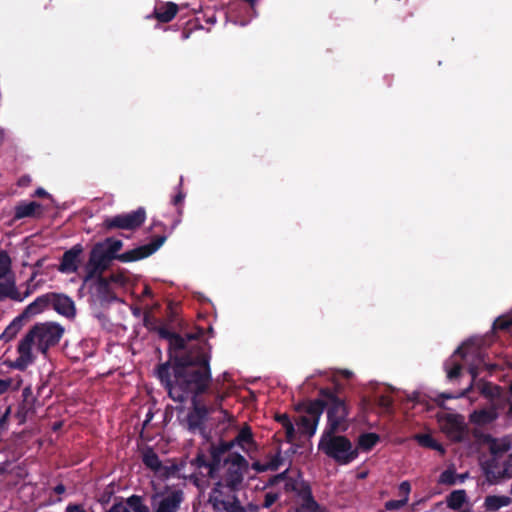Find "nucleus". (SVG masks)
Wrapping results in <instances>:
<instances>
[{
  "mask_svg": "<svg viewBox=\"0 0 512 512\" xmlns=\"http://www.w3.org/2000/svg\"><path fill=\"white\" fill-rule=\"evenodd\" d=\"M76 314V308L73 300L66 296V318H73Z\"/></svg>",
  "mask_w": 512,
  "mask_h": 512,
  "instance_id": "49",
  "label": "nucleus"
},
{
  "mask_svg": "<svg viewBox=\"0 0 512 512\" xmlns=\"http://www.w3.org/2000/svg\"><path fill=\"white\" fill-rule=\"evenodd\" d=\"M287 493L293 492L297 497L299 506L296 512H317L320 505L315 500L310 484L304 479H289L284 485Z\"/></svg>",
  "mask_w": 512,
  "mask_h": 512,
  "instance_id": "9",
  "label": "nucleus"
},
{
  "mask_svg": "<svg viewBox=\"0 0 512 512\" xmlns=\"http://www.w3.org/2000/svg\"><path fill=\"white\" fill-rule=\"evenodd\" d=\"M225 398H226V394H224V393H217L216 394V396H215V403H214L213 406L210 407V408L213 409V412L216 411V410H219V411L223 412L226 415L228 414V412L222 408V403L225 400Z\"/></svg>",
  "mask_w": 512,
  "mask_h": 512,
  "instance_id": "46",
  "label": "nucleus"
},
{
  "mask_svg": "<svg viewBox=\"0 0 512 512\" xmlns=\"http://www.w3.org/2000/svg\"><path fill=\"white\" fill-rule=\"evenodd\" d=\"M483 442L488 445L491 457L502 458L512 447V443L509 439H497L490 434L483 436Z\"/></svg>",
  "mask_w": 512,
  "mask_h": 512,
  "instance_id": "16",
  "label": "nucleus"
},
{
  "mask_svg": "<svg viewBox=\"0 0 512 512\" xmlns=\"http://www.w3.org/2000/svg\"><path fill=\"white\" fill-rule=\"evenodd\" d=\"M167 240L166 234H158L151 238V241L145 245L138 246L122 254L117 252L122 248L123 242L119 239L109 237L99 244L112 257L113 260H119L123 263L134 262L145 259L155 253Z\"/></svg>",
  "mask_w": 512,
  "mask_h": 512,
  "instance_id": "6",
  "label": "nucleus"
},
{
  "mask_svg": "<svg viewBox=\"0 0 512 512\" xmlns=\"http://www.w3.org/2000/svg\"><path fill=\"white\" fill-rule=\"evenodd\" d=\"M235 446V441H220L218 444H211L209 447L210 457L213 458L214 465H218L221 469L224 464V455L229 453Z\"/></svg>",
  "mask_w": 512,
  "mask_h": 512,
  "instance_id": "20",
  "label": "nucleus"
},
{
  "mask_svg": "<svg viewBox=\"0 0 512 512\" xmlns=\"http://www.w3.org/2000/svg\"><path fill=\"white\" fill-rule=\"evenodd\" d=\"M97 291L100 295H102L105 299H116L115 296H112L110 290V280L107 277H103L102 275H97Z\"/></svg>",
  "mask_w": 512,
  "mask_h": 512,
  "instance_id": "36",
  "label": "nucleus"
},
{
  "mask_svg": "<svg viewBox=\"0 0 512 512\" xmlns=\"http://www.w3.org/2000/svg\"><path fill=\"white\" fill-rule=\"evenodd\" d=\"M457 482V474L455 473L454 468H448L444 470L438 479V483L442 485L452 486Z\"/></svg>",
  "mask_w": 512,
  "mask_h": 512,
  "instance_id": "38",
  "label": "nucleus"
},
{
  "mask_svg": "<svg viewBox=\"0 0 512 512\" xmlns=\"http://www.w3.org/2000/svg\"><path fill=\"white\" fill-rule=\"evenodd\" d=\"M112 257L103 249L102 244H95L92 248L88 262L84 266L85 281L95 278L109 268Z\"/></svg>",
  "mask_w": 512,
  "mask_h": 512,
  "instance_id": "11",
  "label": "nucleus"
},
{
  "mask_svg": "<svg viewBox=\"0 0 512 512\" xmlns=\"http://www.w3.org/2000/svg\"><path fill=\"white\" fill-rule=\"evenodd\" d=\"M502 469H507L503 479L512 478V454L508 455L506 459L502 460Z\"/></svg>",
  "mask_w": 512,
  "mask_h": 512,
  "instance_id": "47",
  "label": "nucleus"
},
{
  "mask_svg": "<svg viewBox=\"0 0 512 512\" xmlns=\"http://www.w3.org/2000/svg\"><path fill=\"white\" fill-rule=\"evenodd\" d=\"M35 194H36L37 196H39V197H42V196H45L47 193H46V191H45L44 189H42V188H38V189L36 190Z\"/></svg>",
  "mask_w": 512,
  "mask_h": 512,
  "instance_id": "64",
  "label": "nucleus"
},
{
  "mask_svg": "<svg viewBox=\"0 0 512 512\" xmlns=\"http://www.w3.org/2000/svg\"><path fill=\"white\" fill-rule=\"evenodd\" d=\"M406 505L405 500H389L385 503V509L388 511L399 510Z\"/></svg>",
  "mask_w": 512,
  "mask_h": 512,
  "instance_id": "48",
  "label": "nucleus"
},
{
  "mask_svg": "<svg viewBox=\"0 0 512 512\" xmlns=\"http://www.w3.org/2000/svg\"><path fill=\"white\" fill-rule=\"evenodd\" d=\"M82 246L77 244L70 250H66V272H73L76 270V261L82 253Z\"/></svg>",
  "mask_w": 512,
  "mask_h": 512,
  "instance_id": "34",
  "label": "nucleus"
},
{
  "mask_svg": "<svg viewBox=\"0 0 512 512\" xmlns=\"http://www.w3.org/2000/svg\"><path fill=\"white\" fill-rule=\"evenodd\" d=\"M66 512H88L81 504H69L66 507Z\"/></svg>",
  "mask_w": 512,
  "mask_h": 512,
  "instance_id": "53",
  "label": "nucleus"
},
{
  "mask_svg": "<svg viewBox=\"0 0 512 512\" xmlns=\"http://www.w3.org/2000/svg\"><path fill=\"white\" fill-rule=\"evenodd\" d=\"M456 357H460L461 359L465 358V352H464L463 346H459L455 350L453 355L448 360H446L444 363V369L446 371L447 379L449 381H454V380L458 379L461 375L462 364H461V362L456 360Z\"/></svg>",
  "mask_w": 512,
  "mask_h": 512,
  "instance_id": "17",
  "label": "nucleus"
},
{
  "mask_svg": "<svg viewBox=\"0 0 512 512\" xmlns=\"http://www.w3.org/2000/svg\"><path fill=\"white\" fill-rule=\"evenodd\" d=\"M127 508L131 512H150V508L143 502V497L133 494L126 499Z\"/></svg>",
  "mask_w": 512,
  "mask_h": 512,
  "instance_id": "33",
  "label": "nucleus"
},
{
  "mask_svg": "<svg viewBox=\"0 0 512 512\" xmlns=\"http://www.w3.org/2000/svg\"><path fill=\"white\" fill-rule=\"evenodd\" d=\"M110 280V283H117L120 285H124L126 283V277L122 274H112L110 277H107Z\"/></svg>",
  "mask_w": 512,
  "mask_h": 512,
  "instance_id": "50",
  "label": "nucleus"
},
{
  "mask_svg": "<svg viewBox=\"0 0 512 512\" xmlns=\"http://www.w3.org/2000/svg\"><path fill=\"white\" fill-rule=\"evenodd\" d=\"M204 330L200 327L196 328L195 332L186 333L181 336L176 332H172L167 328L159 329V337L168 341V360L157 366L156 376L161 382V368L163 365L167 367V374L170 378L171 384L177 379V365L184 363L187 366H200L207 365L210 367V354L206 351V344H195L188 346L187 342L190 340H197L202 337Z\"/></svg>",
  "mask_w": 512,
  "mask_h": 512,
  "instance_id": "2",
  "label": "nucleus"
},
{
  "mask_svg": "<svg viewBox=\"0 0 512 512\" xmlns=\"http://www.w3.org/2000/svg\"><path fill=\"white\" fill-rule=\"evenodd\" d=\"M469 374L471 375L472 377V382H474L479 374L478 372V368L476 366H470L469 369ZM473 388V383L470 384V386L468 388H466L465 390L461 391L459 394L455 395V394H452V393H441L438 398L436 399V403L439 407H444V403L443 401L446 400V399H455V398H459V397H464L466 396Z\"/></svg>",
  "mask_w": 512,
  "mask_h": 512,
  "instance_id": "22",
  "label": "nucleus"
},
{
  "mask_svg": "<svg viewBox=\"0 0 512 512\" xmlns=\"http://www.w3.org/2000/svg\"><path fill=\"white\" fill-rule=\"evenodd\" d=\"M222 466L225 470L216 478L218 480L210 492L209 499H227L228 495H236L242 489L245 475L249 470V462L237 452L229 453Z\"/></svg>",
  "mask_w": 512,
  "mask_h": 512,
  "instance_id": "4",
  "label": "nucleus"
},
{
  "mask_svg": "<svg viewBox=\"0 0 512 512\" xmlns=\"http://www.w3.org/2000/svg\"><path fill=\"white\" fill-rule=\"evenodd\" d=\"M161 384L167 390L169 397L178 403L191 399L192 409L186 417L189 431H204L208 416L213 409L201 403L199 396L206 393L212 381L211 368L207 365L187 366L184 363L177 365V379L171 384L167 374V367L161 368Z\"/></svg>",
  "mask_w": 512,
  "mask_h": 512,
  "instance_id": "1",
  "label": "nucleus"
},
{
  "mask_svg": "<svg viewBox=\"0 0 512 512\" xmlns=\"http://www.w3.org/2000/svg\"><path fill=\"white\" fill-rule=\"evenodd\" d=\"M10 380L0 379V395L4 394L10 387Z\"/></svg>",
  "mask_w": 512,
  "mask_h": 512,
  "instance_id": "55",
  "label": "nucleus"
},
{
  "mask_svg": "<svg viewBox=\"0 0 512 512\" xmlns=\"http://www.w3.org/2000/svg\"><path fill=\"white\" fill-rule=\"evenodd\" d=\"M58 270L62 273H64V255L58 258Z\"/></svg>",
  "mask_w": 512,
  "mask_h": 512,
  "instance_id": "60",
  "label": "nucleus"
},
{
  "mask_svg": "<svg viewBox=\"0 0 512 512\" xmlns=\"http://www.w3.org/2000/svg\"><path fill=\"white\" fill-rule=\"evenodd\" d=\"M178 12V5L174 2H166L160 7H155L153 17L161 23H168L174 19Z\"/></svg>",
  "mask_w": 512,
  "mask_h": 512,
  "instance_id": "21",
  "label": "nucleus"
},
{
  "mask_svg": "<svg viewBox=\"0 0 512 512\" xmlns=\"http://www.w3.org/2000/svg\"><path fill=\"white\" fill-rule=\"evenodd\" d=\"M482 471L489 484H496L503 479L507 469H502V459L490 457L481 464Z\"/></svg>",
  "mask_w": 512,
  "mask_h": 512,
  "instance_id": "15",
  "label": "nucleus"
},
{
  "mask_svg": "<svg viewBox=\"0 0 512 512\" xmlns=\"http://www.w3.org/2000/svg\"><path fill=\"white\" fill-rule=\"evenodd\" d=\"M143 464L153 472H158L162 468V462L157 453L151 448L147 447L142 453Z\"/></svg>",
  "mask_w": 512,
  "mask_h": 512,
  "instance_id": "25",
  "label": "nucleus"
},
{
  "mask_svg": "<svg viewBox=\"0 0 512 512\" xmlns=\"http://www.w3.org/2000/svg\"><path fill=\"white\" fill-rule=\"evenodd\" d=\"M410 492H411L410 482L407 480L402 481L398 487V494H399V496H401V500H405L406 504L408 503Z\"/></svg>",
  "mask_w": 512,
  "mask_h": 512,
  "instance_id": "41",
  "label": "nucleus"
},
{
  "mask_svg": "<svg viewBox=\"0 0 512 512\" xmlns=\"http://www.w3.org/2000/svg\"><path fill=\"white\" fill-rule=\"evenodd\" d=\"M132 314L135 317H140L142 315V310L140 307H132L131 308Z\"/></svg>",
  "mask_w": 512,
  "mask_h": 512,
  "instance_id": "59",
  "label": "nucleus"
},
{
  "mask_svg": "<svg viewBox=\"0 0 512 512\" xmlns=\"http://www.w3.org/2000/svg\"><path fill=\"white\" fill-rule=\"evenodd\" d=\"M378 404L381 406V407H384V408H389L392 406L393 404V401L392 399L389 397V396H385V395H382L379 397L378 399Z\"/></svg>",
  "mask_w": 512,
  "mask_h": 512,
  "instance_id": "51",
  "label": "nucleus"
},
{
  "mask_svg": "<svg viewBox=\"0 0 512 512\" xmlns=\"http://www.w3.org/2000/svg\"><path fill=\"white\" fill-rule=\"evenodd\" d=\"M314 401H320L323 404V411L326 409L327 412V425L324 432L339 433L349 428L348 406L335 391L330 388H321L319 398Z\"/></svg>",
  "mask_w": 512,
  "mask_h": 512,
  "instance_id": "5",
  "label": "nucleus"
},
{
  "mask_svg": "<svg viewBox=\"0 0 512 512\" xmlns=\"http://www.w3.org/2000/svg\"><path fill=\"white\" fill-rule=\"evenodd\" d=\"M48 307H52L60 315H64V295L57 293H46L37 297L21 313L22 317L29 318L41 313Z\"/></svg>",
  "mask_w": 512,
  "mask_h": 512,
  "instance_id": "12",
  "label": "nucleus"
},
{
  "mask_svg": "<svg viewBox=\"0 0 512 512\" xmlns=\"http://www.w3.org/2000/svg\"><path fill=\"white\" fill-rule=\"evenodd\" d=\"M184 498V492L181 489H174L165 495L153 494L151 502L154 512H178Z\"/></svg>",
  "mask_w": 512,
  "mask_h": 512,
  "instance_id": "13",
  "label": "nucleus"
},
{
  "mask_svg": "<svg viewBox=\"0 0 512 512\" xmlns=\"http://www.w3.org/2000/svg\"><path fill=\"white\" fill-rule=\"evenodd\" d=\"M233 441H235V445L237 444L243 449L245 445H253L254 440L251 427L247 424L244 427H242Z\"/></svg>",
  "mask_w": 512,
  "mask_h": 512,
  "instance_id": "35",
  "label": "nucleus"
},
{
  "mask_svg": "<svg viewBox=\"0 0 512 512\" xmlns=\"http://www.w3.org/2000/svg\"><path fill=\"white\" fill-rule=\"evenodd\" d=\"M380 440L378 434L369 432L363 433L358 437L357 447L355 449L362 451H370Z\"/></svg>",
  "mask_w": 512,
  "mask_h": 512,
  "instance_id": "28",
  "label": "nucleus"
},
{
  "mask_svg": "<svg viewBox=\"0 0 512 512\" xmlns=\"http://www.w3.org/2000/svg\"><path fill=\"white\" fill-rule=\"evenodd\" d=\"M295 409L297 412L303 413L295 420L299 432L309 437L313 436L323 413V404L320 401L312 400L297 404Z\"/></svg>",
  "mask_w": 512,
  "mask_h": 512,
  "instance_id": "8",
  "label": "nucleus"
},
{
  "mask_svg": "<svg viewBox=\"0 0 512 512\" xmlns=\"http://www.w3.org/2000/svg\"><path fill=\"white\" fill-rule=\"evenodd\" d=\"M54 490H55V492H56L57 494H62V493H64V484L59 483V484L55 487V489H54Z\"/></svg>",
  "mask_w": 512,
  "mask_h": 512,
  "instance_id": "62",
  "label": "nucleus"
},
{
  "mask_svg": "<svg viewBox=\"0 0 512 512\" xmlns=\"http://www.w3.org/2000/svg\"><path fill=\"white\" fill-rule=\"evenodd\" d=\"M512 499L508 496L489 495L484 500V508L487 512H496L502 507L509 506Z\"/></svg>",
  "mask_w": 512,
  "mask_h": 512,
  "instance_id": "23",
  "label": "nucleus"
},
{
  "mask_svg": "<svg viewBox=\"0 0 512 512\" xmlns=\"http://www.w3.org/2000/svg\"><path fill=\"white\" fill-rule=\"evenodd\" d=\"M125 509L126 507L123 506V503L120 501L115 502L106 512H124Z\"/></svg>",
  "mask_w": 512,
  "mask_h": 512,
  "instance_id": "54",
  "label": "nucleus"
},
{
  "mask_svg": "<svg viewBox=\"0 0 512 512\" xmlns=\"http://www.w3.org/2000/svg\"><path fill=\"white\" fill-rule=\"evenodd\" d=\"M469 476V474L466 472V473H463V474H457V480H459V482H464L465 479H467Z\"/></svg>",
  "mask_w": 512,
  "mask_h": 512,
  "instance_id": "63",
  "label": "nucleus"
},
{
  "mask_svg": "<svg viewBox=\"0 0 512 512\" xmlns=\"http://www.w3.org/2000/svg\"><path fill=\"white\" fill-rule=\"evenodd\" d=\"M6 298L18 302L23 301V297H21V293L18 291L14 280H7L0 283V302Z\"/></svg>",
  "mask_w": 512,
  "mask_h": 512,
  "instance_id": "24",
  "label": "nucleus"
},
{
  "mask_svg": "<svg viewBox=\"0 0 512 512\" xmlns=\"http://www.w3.org/2000/svg\"><path fill=\"white\" fill-rule=\"evenodd\" d=\"M280 458L279 457H276L275 460L271 461L268 465H267V469H270V470H277L278 467H279V464H280Z\"/></svg>",
  "mask_w": 512,
  "mask_h": 512,
  "instance_id": "57",
  "label": "nucleus"
},
{
  "mask_svg": "<svg viewBox=\"0 0 512 512\" xmlns=\"http://www.w3.org/2000/svg\"><path fill=\"white\" fill-rule=\"evenodd\" d=\"M178 470L179 468L176 464H172L170 466L162 464V468L159 469L157 473L159 474L160 477L168 479L171 476L175 475Z\"/></svg>",
  "mask_w": 512,
  "mask_h": 512,
  "instance_id": "42",
  "label": "nucleus"
},
{
  "mask_svg": "<svg viewBox=\"0 0 512 512\" xmlns=\"http://www.w3.org/2000/svg\"><path fill=\"white\" fill-rule=\"evenodd\" d=\"M511 327L512 315L498 317L493 324L495 330L509 331Z\"/></svg>",
  "mask_w": 512,
  "mask_h": 512,
  "instance_id": "40",
  "label": "nucleus"
},
{
  "mask_svg": "<svg viewBox=\"0 0 512 512\" xmlns=\"http://www.w3.org/2000/svg\"><path fill=\"white\" fill-rule=\"evenodd\" d=\"M64 328L54 322H44L35 324L24 338L18 344L19 358L14 367L20 370L25 369L28 360L31 357L32 345L36 344L38 350L46 353L47 350L55 346L62 337Z\"/></svg>",
  "mask_w": 512,
  "mask_h": 512,
  "instance_id": "3",
  "label": "nucleus"
},
{
  "mask_svg": "<svg viewBox=\"0 0 512 512\" xmlns=\"http://www.w3.org/2000/svg\"><path fill=\"white\" fill-rule=\"evenodd\" d=\"M415 439L422 447H426L432 450H436L440 452V454H445V448L441 443H439L433 436L430 434H417Z\"/></svg>",
  "mask_w": 512,
  "mask_h": 512,
  "instance_id": "30",
  "label": "nucleus"
},
{
  "mask_svg": "<svg viewBox=\"0 0 512 512\" xmlns=\"http://www.w3.org/2000/svg\"><path fill=\"white\" fill-rule=\"evenodd\" d=\"M337 433L323 432L318 449L340 465H347L358 457V450L354 449L352 442Z\"/></svg>",
  "mask_w": 512,
  "mask_h": 512,
  "instance_id": "7",
  "label": "nucleus"
},
{
  "mask_svg": "<svg viewBox=\"0 0 512 512\" xmlns=\"http://www.w3.org/2000/svg\"><path fill=\"white\" fill-rule=\"evenodd\" d=\"M467 501V493L464 489L454 490L446 497L447 506L452 510H459Z\"/></svg>",
  "mask_w": 512,
  "mask_h": 512,
  "instance_id": "27",
  "label": "nucleus"
},
{
  "mask_svg": "<svg viewBox=\"0 0 512 512\" xmlns=\"http://www.w3.org/2000/svg\"><path fill=\"white\" fill-rule=\"evenodd\" d=\"M158 320L153 317L149 312L144 313L143 325L152 332H156L159 335V329L166 328L165 326L157 325Z\"/></svg>",
  "mask_w": 512,
  "mask_h": 512,
  "instance_id": "39",
  "label": "nucleus"
},
{
  "mask_svg": "<svg viewBox=\"0 0 512 512\" xmlns=\"http://www.w3.org/2000/svg\"><path fill=\"white\" fill-rule=\"evenodd\" d=\"M11 258L7 251L0 250V279L6 277V275L11 271Z\"/></svg>",
  "mask_w": 512,
  "mask_h": 512,
  "instance_id": "37",
  "label": "nucleus"
},
{
  "mask_svg": "<svg viewBox=\"0 0 512 512\" xmlns=\"http://www.w3.org/2000/svg\"><path fill=\"white\" fill-rule=\"evenodd\" d=\"M23 319H25L24 317H22V315L20 314L19 316H17L7 327L6 329L4 330V332L1 334L0 336V339L4 340V341H10L12 340L16 335L17 333L20 331L21 327H22V321Z\"/></svg>",
  "mask_w": 512,
  "mask_h": 512,
  "instance_id": "32",
  "label": "nucleus"
},
{
  "mask_svg": "<svg viewBox=\"0 0 512 512\" xmlns=\"http://www.w3.org/2000/svg\"><path fill=\"white\" fill-rule=\"evenodd\" d=\"M275 420L280 423L285 429V438L288 443L295 440V428L288 414H277Z\"/></svg>",
  "mask_w": 512,
  "mask_h": 512,
  "instance_id": "31",
  "label": "nucleus"
},
{
  "mask_svg": "<svg viewBox=\"0 0 512 512\" xmlns=\"http://www.w3.org/2000/svg\"><path fill=\"white\" fill-rule=\"evenodd\" d=\"M478 388L480 390V393L486 397H493L494 396V390L497 389V386L492 385L489 382H480L478 384Z\"/></svg>",
  "mask_w": 512,
  "mask_h": 512,
  "instance_id": "43",
  "label": "nucleus"
},
{
  "mask_svg": "<svg viewBox=\"0 0 512 512\" xmlns=\"http://www.w3.org/2000/svg\"><path fill=\"white\" fill-rule=\"evenodd\" d=\"M280 482H281V480L277 477V474L273 475L269 478V480L266 484V487L275 486V485L279 484Z\"/></svg>",
  "mask_w": 512,
  "mask_h": 512,
  "instance_id": "56",
  "label": "nucleus"
},
{
  "mask_svg": "<svg viewBox=\"0 0 512 512\" xmlns=\"http://www.w3.org/2000/svg\"><path fill=\"white\" fill-rule=\"evenodd\" d=\"M288 474H289V470L286 469L285 471L277 474V477L281 480V482L284 481L285 484L287 483V480H289V479H301L302 478L300 474H298L297 477H291Z\"/></svg>",
  "mask_w": 512,
  "mask_h": 512,
  "instance_id": "52",
  "label": "nucleus"
},
{
  "mask_svg": "<svg viewBox=\"0 0 512 512\" xmlns=\"http://www.w3.org/2000/svg\"><path fill=\"white\" fill-rule=\"evenodd\" d=\"M40 208V204L35 201L28 203H20L15 207L14 219L20 220L27 217H33L36 210Z\"/></svg>",
  "mask_w": 512,
  "mask_h": 512,
  "instance_id": "26",
  "label": "nucleus"
},
{
  "mask_svg": "<svg viewBox=\"0 0 512 512\" xmlns=\"http://www.w3.org/2000/svg\"><path fill=\"white\" fill-rule=\"evenodd\" d=\"M278 499H279V493L268 492L264 496V501L262 503V507L270 508Z\"/></svg>",
  "mask_w": 512,
  "mask_h": 512,
  "instance_id": "45",
  "label": "nucleus"
},
{
  "mask_svg": "<svg viewBox=\"0 0 512 512\" xmlns=\"http://www.w3.org/2000/svg\"><path fill=\"white\" fill-rule=\"evenodd\" d=\"M465 423L463 416L459 414H447L443 419V431L455 441L461 442L465 434Z\"/></svg>",
  "mask_w": 512,
  "mask_h": 512,
  "instance_id": "14",
  "label": "nucleus"
},
{
  "mask_svg": "<svg viewBox=\"0 0 512 512\" xmlns=\"http://www.w3.org/2000/svg\"><path fill=\"white\" fill-rule=\"evenodd\" d=\"M191 465L200 471L206 470L204 475L210 479H216L220 471L218 465H214L213 458L210 457V459H208L202 451L197 453L196 457L191 461Z\"/></svg>",
  "mask_w": 512,
  "mask_h": 512,
  "instance_id": "18",
  "label": "nucleus"
},
{
  "mask_svg": "<svg viewBox=\"0 0 512 512\" xmlns=\"http://www.w3.org/2000/svg\"><path fill=\"white\" fill-rule=\"evenodd\" d=\"M211 502L218 512H246L237 495H228L227 499H211Z\"/></svg>",
  "mask_w": 512,
  "mask_h": 512,
  "instance_id": "19",
  "label": "nucleus"
},
{
  "mask_svg": "<svg viewBox=\"0 0 512 512\" xmlns=\"http://www.w3.org/2000/svg\"><path fill=\"white\" fill-rule=\"evenodd\" d=\"M496 419V414L492 411L482 409L474 411L470 415V422L473 424L483 426L492 423Z\"/></svg>",
  "mask_w": 512,
  "mask_h": 512,
  "instance_id": "29",
  "label": "nucleus"
},
{
  "mask_svg": "<svg viewBox=\"0 0 512 512\" xmlns=\"http://www.w3.org/2000/svg\"><path fill=\"white\" fill-rule=\"evenodd\" d=\"M142 294L146 297H152V295H153L152 290L149 286L144 287Z\"/></svg>",
  "mask_w": 512,
  "mask_h": 512,
  "instance_id": "61",
  "label": "nucleus"
},
{
  "mask_svg": "<svg viewBox=\"0 0 512 512\" xmlns=\"http://www.w3.org/2000/svg\"><path fill=\"white\" fill-rule=\"evenodd\" d=\"M252 467L257 472H263L267 469V466L261 465L259 462L253 463Z\"/></svg>",
  "mask_w": 512,
  "mask_h": 512,
  "instance_id": "58",
  "label": "nucleus"
},
{
  "mask_svg": "<svg viewBox=\"0 0 512 512\" xmlns=\"http://www.w3.org/2000/svg\"><path fill=\"white\" fill-rule=\"evenodd\" d=\"M146 220V210L144 207H138L136 210L121 213L115 216L106 217L103 221V228L111 231L114 229L134 231L142 226Z\"/></svg>",
  "mask_w": 512,
  "mask_h": 512,
  "instance_id": "10",
  "label": "nucleus"
},
{
  "mask_svg": "<svg viewBox=\"0 0 512 512\" xmlns=\"http://www.w3.org/2000/svg\"><path fill=\"white\" fill-rule=\"evenodd\" d=\"M182 184H183V177H180L179 184H178V192L172 199V204L174 206H180L186 197L185 193L182 190Z\"/></svg>",
  "mask_w": 512,
  "mask_h": 512,
  "instance_id": "44",
  "label": "nucleus"
}]
</instances>
